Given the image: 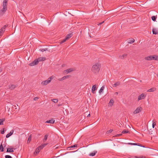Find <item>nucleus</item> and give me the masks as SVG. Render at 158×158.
<instances>
[{
    "instance_id": "obj_6",
    "label": "nucleus",
    "mask_w": 158,
    "mask_h": 158,
    "mask_svg": "<svg viewBox=\"0 0 158 158\" xmlns=\"http://www.w3.org/2000/svg\"><path fill=\"white\" fill-rule=\"evenodd\" d=\"M146 96V95L143 94H142L138 97V100L139 101L140 100L144 99Z\"/></svg>"
},
{
    "instance_id": "obj_16",
    "label": "nucleus",
    "mask_w": 158,
    "mask_h": 158,
    "mask_svg": "<svg viewBox=\"0 0 158 158\" xmlns=\"http://www.w3.org/2000/svg\"><path fill=\"white\" fill-rule=\"evenodd\" d=\"M13 148H8L7 149L6 152H13L14 151Z\"/></svg>"
},
{
    "instance_id": "obj_26",
    "label": "nucleus",
    "mask_w": 158,
    "mask_h": 158,
    "mask_svg": "<svg viewBox=\"0 0 158 158\" xmlns=\"http://www.w3.org/2000/svg\"><path fill=\"white\" fill-rule=\"evenodd\" d=\"M4 118L0 119V125H3V122L5 121Z\"/></svg>"
},
{
    "instance_id": "obj_30",
    "label": "nucleus",
    "mask_w": 158,
    "mask_h": 158,
    "mask_svg": "<svg viewBox=\"0 0 158 158\" xmlns=\"http://www.w3.org/2000/svg\"><path fill=\"white\" fill-rule=\"evenodd\" d=\"M157 18V16H153L152 17V19L153 21H155L156 19Z\"/></svg>"
},
{
    "instance_id": "obj_51",
    "label": "nucleus",
    "mask_w": 158,
    "mask_h": 158,
    "mask_svg": "<svg viewBox=\"0 0 158 158\" xmlns=\"http://www.w3.org/2000/svg\"><path fill=\"white\" fill-rule=\"evenodd\" d=\"M3 145H4L3 146V148H5L6 147V145H5V144Z\"/></svg>"
},
{
    "instance_id": "obj_8",
    "label": "nucleus",
    "mask_w": 158,
    "mask_h": 158,
    "mask_svg": "<svg viewBox=\"0 0 158 158\" xmlns=\"http://www.w3.org/2000/svg\"><path fill=\"white\" fill-rule=\"evenodd\" d=\"M71 76L69 75H67L65 76H64L63 77H62L61 78L58 79V80L59 81H62L64 80H65L66 79L68 78H70Z\"/></svg>"
},
{
    "instance_id": "obj_29",
    "label": "nucleus",
    "mask_w": 158,
    "mask_h": 158,
    "mask_svg": "<svg viewBox=\"0 0 158 158\" xmlns=\"http://www.w3.org/2000/svg\"><path fill=\"white\" fill-rule=\"evenodd\" d=\"M0 150H1V152H3L4 151L3 147V146H2V143H1V144L0 145Z\"/></svg>"
},
{
    "instance_id": "obj_4",
    "label": "nucleus",
    "mask_w": 158,
    "mask_h": 158,
    "mask_svg": "<svg viewBox=\"0 0 158 158\" xmlns=\"http://www.w3.org/2000/svg\"><path fill=\"white\" fill-rule=\"evenodd\" d=\"M75 70L74 68H69L64 71V73L66 74H68Z\"/></svg>"
},
{
    "instance_id": "obj_21",
    "label": "nucleus",
    "mask_w": 158,
    "mask_h": 158,
    "mask_svg": "<svg viewBox=\"0 0 158 158\" xmlns=\"http://www.w3.org/2000/svg\"><path fill=\"white\" fill-rule=\"evenodd\" d=\"M40 150L38 148H37L35 151L34 154L35 155H36L39 152Z\"/></svg>"
},
{
    "instance_id": "obj_36",
    "label": "nucleus",
    "mask_w": 158,
    "mask_h": 158,
    "mask_svg": "<svg viewBox=\"0 0 158 158\" xmlns=\"http://www.w3.org/2000/svg\"><path fill=\"white\" fill-rule=\"evenodd\" d=\"M118 85V82H117L116 83H115V84H113L112 85V86L114 87H116Z\"/></svg>"
},
{
    "instance_id": "obj_19",
    "label": "nucleus",
    "mask_w": 158,
    "mask_h": 158,
    "mask_svg": "<svg viewBox=\"0 0 158 158\" xmlns=\"http://www.w3.org/2000/svg\"><path fill=\"white\" fill-rule=\"evenodd\" d=\"M73 35V34L72 33H70L68 34L65 37L66 38V39H67V40L69 39Z\"/></svg>"
},
{
    "instance_id": "obj_43",
    "label": "nucleus",
    "mask_w": 158,
    "mask_h": 158,
    "mask_svg": "<svg viewBox=\"0 0 158 158\" xmlns=\"http://www.w3.org/2000/svg\"><path fill=\"white\" fill-rule=\"evenodd\" d=\"M131 158H144L143 156H139V157H137V156H135L134 157Z\"/></svg>"
},
{
    "instance_id": "obj_9",
    "label": "nucleus",
    "mask_w": 158,
    "mask_h": 158,
    "mask_svg": "<svg viewBox=\"0 0 158 158\" xmlns=\"http://www.w3.org/2000/svg\"><path fill=\"white\" fill-rule=\"evenodd\" d=\"M16 87V85L14 84H10L9 85V88L11 90L14 89Z\"/></svg>"
},
{
    "instance_id": "obj_2",
    "label": "nucleus",
    "mask_w": 158,
    "mask_h": 158,
    "mask_svg": "<svg viewBox=\"0 0 158 158\" xmlns=\"http://www.w3.org/2000/svg\"><path fill=\"white\" fill-rule=\"evenodd\" d=\"M101 67V64L99 63H96L92 66L91 71L94 73L99 72Z\"/></svg>"
},
{
    "instance_id": "obj_45",
    "label": "nucleus",
    "mask_w": 158,
    "mask_h": 158,
    "mask_svg": "<svg viewBox=\"0 0 158 158\" xmlns=\"http://www.w3.org/2000/svg\"><path fill=\"white\" fill-rule=\"evenodd\" d=\"M4 133H5V131L4 130V129H3L2 131H1V133L2 134H4Z\"/></svg>"
},
{
    "instance_id": "obj_27",
    "label": "nucleus",
    "mask_w": 158,
    "mask_h": 158,
    "mask_svg": "<svg viewBox=\"0 0 158 158\" xmlns=\"http://www.w3.org/2000/svg\"><path fill=\"white\" fill-rule=\"evenodd\" d=\"M4 31V28H2L0 29V36L2 35V33Z\"/></svg>"
},
{
    "instance_id": "obj_1",
    "label": "nucleus",
    "mask_w": 158,
    "mask_h": 158,
    "mask_svg": "<svg viewBox=\"0 0 158 158\" xmlns=\"http://www.w3.org/2000/svg\"><path fill=\"white\" fill-rule=\"evenodd\" d=\"M8 0H4L2 6V8L0 10V14L3 15L5 13L7 9V5H8Z\"/></svg>"
},
{
    "instance_id": "obj_7",
    "label": "nucleus",
    "mask_w": 158,
    "mask_h": 158,
    "mask_svg": "<svg viewBox=\"0 0 158 158\" xmlns=\"http://www.w3.org/2000/svg\"><path fill=\"white\" fill-rule=\"evenodd\" d=\"M142 110V108L140 107L137 108L133 112V113L135 114H137L140 112Z\"/></svg>"
},
{
    "instance_id": "obj_24",
    "label": "nucleus",
    "mask_w": 158,
    "mask_h": 158,
    "mask_svg": "<svg viewBox=\"0 0 158 158\" xmlns=\"http://www.w3.org/2000/svg\"><path fill=\"white\" fill-rule=\"evenodd\" d=\"M31 135H30L28 137V140H27V143H28L30 142V141H31Z\"/></svg>"
},
{
    "instance_id": "obj_41",
    "label": "nucleus",
    "mask_w": 158,
    "mask_h": 158,
    "mask_svg": "<svg viewBox=\"0 0 158 158\" xmlns=\"http://www.w3.org/2000/svg\"><path fill=\"white\" fill-rule=\"evenodd\" d=\"M156 123L155 122H153L152 123V127L154 128L155 127V126L156 125Z\"/></svg>"
},
{
    "instance_id": "obj_53",
    "label": "nucleus",
    "mask_w": 158,
    "mask_h": 158,
    "mask_svg": "<svg viewBox=\"0 0 158 158\" xmlns=\"http://www.w3.org/2000/svg\"><path fill=\"white\" fill-rule=\"evenodd\" d=\"M2 71V69H0V73Z\"/></svg>"
},
{
    "instance_id": "obj_48",
    "label": "nucleus",
    "mask_w": 158,
    "mask_h": 158,
    "mask_svg": "<svg viewBox=\"0 0 158 158\" xmlns=\"http://www.w3.org/2000/svg\"><path fill=\"white\" fill-rule=\"evenodd\" d=\"M129 144H132L133 145H136V143H129Z\"/></svg>"
},
{
    "instance_id": "obj_37",
    "label": "nucleus",
    "mask_w": 158,
    "mask_h": 158,
    "mask_svg": "<svg viewBox=\"0 0 158 158\" xmlns=\"http://www.w3.org/2000/svg\"><path fill=\"white\" fill-rule=\"evenodd\" d=\"M48 49L47 48H44V49H41L40 50L42 52H44L45 51H46V50H47Z\"/></svg>"
},
{
    "instance_id": "obj_17",
    "label": "nucleus",
    "mask_w": 158,
    "mask_h": 158,
    "mask_svg": "<svg viewBox=\"0 0 158 158\" xmlns=\"http://www.w3.org/2000/svg\"><path fill=\"white\" fill-rule=\"evenodd\" d=\"M55 121L53 119H51L50 120L47 121L46 123H54Z\"/></svg>"
},
{
    "instance_id": "obj_23",
    "label": "nucleus",
    "mask_w": 158,
    "mask_h": 158,
    "mask_svg": "<svg viewBox=\"0 0 158 158\" xmlns=\"http://www.w3.org/2000/svg\"><path fill=\"white\" fill-rule=\"evenodd\" d=\"M127 54H126V53L124 54L122 56H120V58L122 59H123L124 58H126V57L127 56Z\"/></svg>"
},
{
    "instance_id": "obj_12",
    "label": "nucleus",
    "mask_w": 158,
    "mask_h": 158,
    "mask_svg": "<svg viewBox=\"0 0 158 158\" xmlns=\"http://www.w3.org/2000/svg\"><path fill=\"white\" fill-rule=\"evenodd\" d=\"M47 143H45L42 144L40 146H39L38 148L40 150H41L43 148L45 147L47 145Z\"/></svg>"
},
{
    "instance_id": "obj_22",
    "label": "nucleus",
    "mask_w": 158,
    "mask_h": 158,
    "mask_svg": "<svg viewBox=\"0 0 158 158\" xmlns=\"http://www.w3.org/2000/svg\"><path fill=\"white\" fill-rule=\"evenodd\" d=\"M156 90V88H151L147 90L148 92H152L155 91Z\"/></svg>"
},
{
    "instance_id": "obj_55",
    "label": "nucleus",
    "mask_w": 158,
    "mask_h": 158,
    "mask_svg": "<svg viewBox=\"0 0 158 158\" xmlns=\"http://www.w3.org/2000/svg\"><path fill=\"white\" fill-rule=\"evenodd\" d=\"M122 135V134H119V136H120V135Z\"/></svg>"
},
{
    "instance_id": "obj_52",
    "label": "nucleus",
    "mask_w": 158,
    "mask_h": 158,
    "mask_svg": "<svg viewBox=\"0 0 158 158\" xmlns=\"http://www.w3.org/2000/svg\"><path fill=\"white\" fill-rule=\"evenodd\" d=\"M61 105H62V104H58V106H61Z\"/></svg>"
},
{
    "instance_id": "obj_5",
    "label": "nucleus",
    "mask_w": 158,
    "mask_h": 158,
    "mask_svg": "<svg viewBox=\"0 0 158 158\" xmlns=\"http://www.w3.org/2000/svg\"><path fill=\"white\" fill-rule=\"evenodd\" d=\"M38 61L37 59L35 60L33 62L30 63L29 64V65L30 66H33L35 65H36L38 63Z\"/></svg>"
},
{
    "instance_id": "obj_42",
    "label": "nucleus",
    "mask_w": 158,
    "mask_h": 158,
    "mask_svg": "<svg viewBox=\"0 0 158 158\" xmlns=\"http://www.w3.org/2000/svg\"><path fill=\"white\" fill-rule=\"evenodd\" d=\"M77 146V145H74L73 146H71L70 148H75Z\"/></svg>"
},
{
    "instance_id": "obj_20",
    "label": "nucleus",
    "mask_w": 158,
    "mask_h": 158,
    "mask_svg": "<svg viewBox=\"0 0 158 158\" xmlns=\"http://www.w3.org/2000/svg\"><path fill=\"white\" fill-rule=\"evenodd\" d=\"M97 151H94L93 152L90 153L89 154V156H94L96 154V153H97Z\"/></svg>"
},
{
    "instance_id": "obj_44",
    "label": "nucleus",
    "mask_w": 158,
    "mask_h": 158,
    "mask_svg": "<svg viewBox=\"0 0 158 158\" xmlns=\"http://www.w3.org/2000/svg\"><path fill=\"white\" fill-rule=\"evenodd\" d=\"M128 132V131H122V133H127Z\"/></svg>"
},
{
    "instance_id": "obj_54",
    "label": "nucleus",
    "mask_w": 158,
    "mask_h": 158,
    "mask_svg": "<svg viewBox=\"0 0 158 158\" xmlns=\"http://www.w3.org/2000/svg\"><path fill=\"white\" fill-rule=\"evenodd\" d=\"M116 136H118V134H117V135H116Z\"/></svg>"
},
{
    "instance_id": "obj_15",
    "label": "nucleus",
    "mask_w": 158,
    "mask_h": 158,
    "mask_svg": "<svg viewBox=\"0 0 158 158\" xmlns=\"http://www.w3.org/2000/svg\"><path fill=\"white\" fill-rule=\"evenodd\" d=\"M152 33L153 34H156L158 33V30L156 28H153L152 29Z\"/></svg>"
},
{
    "instance_id": "obj_14",
    "label": "nucleus",
    "mask_w": 158,
    "mask_h": 158,
    "mask_svg": "<svg viewBox=\"0 0 158 158\" xmlns=\"http://www.w3.org/2000/svg\"><path fill=\"white\" fill-rule=\"evenodd\" d=\"M135 40L133 38H131L129 39L127 41L128 44H132L135 42Z\"/></svg>"
},
{
    "instance_id": "obj_35",
    "label": "nucleus",
    "mask_w": 158,
    "mask_h": 158,
    "mask_svg": "<svg viewBox=\"0 0 158 158\" xmlns=\"http://www.w3.org/2000/svg\"><path fill=\"white\" fill-rule=\"evenodd\" d=\"M52 101L54 103H56L58 102V100L57 99H54L52 100Z\"/></svg>"
},
{
    "instance_id": "obj_32",
    "label": "nucleus",
    "mask_w": 158,
    "mask_h": 158,
    "mask_svg": "<svg viewBox=\"0 0 158 158\" xmlns=\"http://www.w3.org/2000/svg\"><path fill=\"white\" fill-rule=\"evenodd\" d=\"M55 77L52 76H51V77H49L48 79V80L49 81H50V82Z\"/></svg>"
},
{
    "instance_id": "obj_34",
    "label": "nucleus",
    "mask_w": 158,
    "mask_h": 158,
    "mask_svg": "<svg viewBox=\"0 0 158 158\" xmlns=\"http://www.w3.org/2000/svg\"><path fill=\"white\" fill-rule=\"evenodd\" d=\"M112 131H113V130L110 129L108 131H107V132H106V134H108L109 133H111Z\"/></svg>"
},
{
    "instance_id": "obj_28",
    "label": "nucleus",
    "mask_w": 158,
    "mask_h": 158,
    "mask_svg": "<svg viewBox=\"0 0 158 158\" xmlns=\"http://www.w3.org/2000/svg\"><path fill=\"white\" fill-rule=\"evenodd\" d=\"M104 86L102 87H101V89H100V90H99V93H102V92L103 90H104Z\"/></svg>"
},
{
    "instance_id": "obj_31",
    "label": "nucleus",
    "mask_w": 158,
    "mask_h": 158,
    "mask_svg": "<svg viewBox=\"0 0 158 158\" xmlns=\"http://www.w3.org/2000/svg\"><path fill=\"white\" fill-rule=\"evenodd\" d=\"M48 136V135L47 134H46L44 135V141H46L47 140Z\"/></svg>"
},
{
    "instance_id": "obj_25",
    "label": "nucleus",
    "mask_w": 158,
    "mask_h": 158,
    "mask_svg": "<svg viewBox=\"0 0 158 158\" xmlns=\"http://www.w3.org/2000/svg\"><path fill=\"white\" fill-rule=\"evenodd\" d=\"M113 99H110L109 102V105H110V106H112L113 105Z\"/></svg>"
},
{
    "instance_id": "obj_39",
    "label": "nucleus",
    "mask_w": 158,
    "mask_h": 158,
    "mask_svg": "<svg viewBox=\"0 0 158 158\" xmlns=\"http://www.w3.org/2000/svg\"><path fill=\"white\" fill-rule=\"evenodd\" d=\"M8 26V25H5L3 27H2V28H4V31H5V28L7 27Z\"/></svg>"
},
{
    "instance_id": "obj_3",
    "label": "nucleus",
    "mask_w": 158,
    "mask_h": 158,
    "mask_svg": "<svg viewBox=\"0 0 158 158\" xmlns=\"http://www.w3.org/2000/svg\"><path fill=\"white\" fill-rule=\"evenodd\" d=\"M145 59L147 60H158V56L156 55L150 56L145 57Z\"/></svg>"
},
{
    "instance_id": "obj_33",
    "label": "nucleus",
    "mask_w": 158,
    "mask_h": 158,
    "mask_svg": "<svg viewBox=\"0 0 158 158\" xmlns=\"http://www.w3.org/2000/svg\"><path fill=\"white\" fill-rule=\"evenodd\" d=\"M67 40V39H66V38H65L63 40H62L60 42V44H62L63 43H64V42H65L66 40Z\"/></svg>"
},
{
    "instance_id": "obj_40",
    "label": "nucleus",
    "mask_w": 158,
    "mask_h": 158,
    "mask_svg": "<svg viewBox=\"0 0 158 158\" xmlns=\"http://www.w3.org/2000/svg\"><path fill=\"white\" fill-rule=\"evenodd\" d=\"M8 26V25H5L3 27H2V28H4V31H5V28L7 27Z\"/></svg>"
},
{
    "instance_id": "obj_38",
    "label": "nucleus",
    "mask_w": 158,
    "mask_h": 158,
    "mask_svg": "<svg viewBox=\"0 0 158 158\" xmlns=\"http://www.w3.org/2000/svg\"><path fill=\"white\" fill-rule=\"evenodd\" d=\"M5 158H12V157L9 155H6L5 156Z\"/></svg>"
},
{
    "instance_id": "obj_47",
    "label": "nucleus",
    "mask_w": 158,
    "mask_h": 158,
    "mask_svg": "<svg viewBox=\"0 0 158 158\" xmlns=\"http://www.w3.org/2000/svg\"><path fill=\"white\" fill-rule=\"evenodd\" d=\"M104 22V21H103L102 22L99 23V24H98V25H101Z\"/></svg>"
},
{
    "instance_id": "obj_11",
    "label": "nucleus",
    "mask_w": 158,
    "mask_h": 158,
    "mask_svg": "<svg viewBox=\"0 0 158 158\" xmlns=\"http://www.w3.org/2000/svg\"><path fill=\"white\" fill-rule=\"evenodd\" d=\"M97 88L96 86V85H93L92 86L91 91L94 94L95 93V91L97 89Z\"/></svg>"
},
{
    "instance_id": "obj_13",
    "label": "nucleus",
    "mask_w": 158,
    "mask_h": 158,
    "mask_svg": "<svg viewBox=\"0 0 158 158\" xmlns=\"http://www.w3.org/2000/svg\"><path fill=\"white\" fill-rule=\"evenodd\" d=\"M46 58L45 57H42L39 58L37 59L38 60V62H39L40 61H44L46 60Z\"/></svg>"
},
{
    "instance_id": "obj_50",
    "label": "nucleus",
    "mask_w": 158,
    "mask_h": 158,
    "mask_svg": "<svg viewBox=\"0 0 158 158\" xmlns=\"http://www.w3.org/2000/svg\"><path fill=\"white\" fill-rule=\"evenodd\" d=\"M90 116V114H89L88 115L87 117H89Z\"/></svg>"
},
{
    "instance_id": "obj_18",
    "label": "nucleus",
    "mask_w": 158,
    "mask_h": 158,
    "mask_svg": "<svg viewBox=\"0 0 158 158\" xmlns=\"http://www.w3.org/2000/svg\"><path fill=\"white\" fill-rule=\"evenodd\" d=\"M14 131L13 130L11 131L6 136V138H9L10 136L12 135L13 134V133Z\"/></svg>"
},
{
    "instance_id": "obj_10",
    "label": "nucleus",
    "mask_w": 158,
    "mask_h": 158,
    "mask_svg": "<svg viewBox=\"0 0 158 158\" xmlns=\"http://www.w3.org/2000/svg\"><path fill=\"white\" fill-rule=\"evenodd\" d=\"M50 81H49L48 80V79L47 80H45V81H43L41 83V84L43 85H45L48 84L50 83Z\"/></svg>"
},
{
    "instance_id": "obj_49",
    "label": "nucleus",
    "mask_w": 158,
    "mask_h": 158,
    "mask_svg": "<svg viewBox=\"0 0 158 158\" xmlns=\"http://www.w3.org/2000/svg\"><path fill=\"white\" fill-rule=\"evenodd\" d=\"M118 94V93L117 92H115V94H116V95H117Z\"/></svg>"
},
{
    "instance_id": "obj_46",
    "label": "nucleus",
    "mask_w": 158,
    "mask_h": 158,
    "mask_svg": "<svg viewBox=\"0 0 158 158\" xmlns=\"http://www.w3.org/2000/svg\"><path fill=\"white\" fill-rule=\"evenodd\" d=\"M38 99V98L35 97L33 98V100L34 101H35V100H37V99Z\"/></svg>"
}]
</instances>
